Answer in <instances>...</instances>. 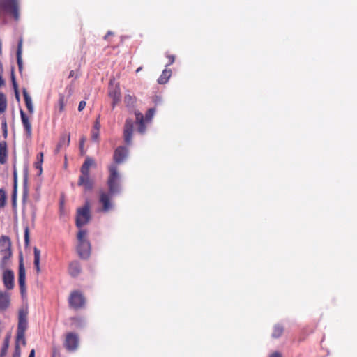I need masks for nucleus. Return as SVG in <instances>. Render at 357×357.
Segmentation results:
<instances>
[{
    "label": "nucleus",
    "mask_w": 357,
    "mask_h": 357,
    "mask_svg": "<svg viewBox=\"0 0 357 357\" xmlns=\"http://www.w3.org/2000/svg\"><path fill=\"white\" fill-rule=\"evenodd\" d=\"M109 176L107 181L108 192L100 190L99 192V203L102 205L100 211L107 213L112 209V197L120 192V176L118 172V167L116 165L109 166Z\"/></svg>",
    "instance_id": "f257e3e1"
},
{
    "label": "nucleus",
    "mask_w": 357,
    "mask_h": 357,
    "mask_svg": "<svg viewBox=\"0 0 357 357\" xmlns=\"http://www.w3.org/2000/svg\"><path fill=\"white\" fill-rule=\"evenodd\" d=\"M95 160L90 157H86L80 169V176L77 182L79 186L83 187L85 191L93 189V181L90 176V168L95 166Z\"/></svg>",
    "instance_id": "f03ea898"
},
{
    "label": "nucleus",
    "mask_w": 357,
    "mask_h": 357,
    "mask_svg": "<svg viewBox=\"0 0 357 357\" xmlns=\"http://www.w3.org/2000/svg\"><path fill=\"white\" fill-rule=\"evenodd\" d=\"M12 243L10 238L3 235L0 237V255L1 259L0 261V268L5 269L7 268L12 257Z\"/></svg>",
    "instance_id": "7ed1b4c3"
},
{
    "label": "nucleus",
    "mask_w": 357,
    "mask_h": 357,
    "mask_svg": "<svg viewBox=\"0 0 357 357\" xmlns=\"http://www.w3.org/2000/svg\"><path fill=\"white\" fill-rule=\"evenodd\" d=\"M91 219L90 204L86 201L84 205L77 209L75 224L79 228L86 225Z\"/></svg>",
    "instance_id": "20e7f679"
},
{
    "label": "nucleus",
    "mask_w": 357,
    "mask_h": 357,
    "mask_svg": "<svg viewBox=\"0 0 357 357\" xmlns=\"http://www.w3.org/2000/svg\"><path fill=\"white\" fill-rule=\"evenodd\" d=\"M155 108H150L146 112L145 118L141 112H139L138 111L135 112V117H136V123L137 124V126H138L137 131L140 134H144L146 132V126L145 123L149 122L152 119V118L155 114Z\"/></svg>",
    "instance_id": "39448f33"
},
{
    "label": "nucleus",
    "mask_w": 357,
    "mask_h": 357,
    "mask_svg": "<svg viewBox=\"0 0 357 357\" xmlns=\"http://www.w3.org/2000/svg\"><path fill=\"white\" fill-rule=\"evenodd\" d=\"M85 303V298L79 291H74L71 292L68 298V303L70 307L75 310H78L84 307Z\"/></svg>",
    "instance_id": "423d86ee"
},
{
    "label": "nucleus",
    "mask_w": 357,
    "mask_h": 357,
    "mask_svg": "<svg viewBox=\"0 0 357 357\" xmlns=\"http://www.w3.org/2000/svg\"><path fill=\"white\" fill-rule=\"evenodd\" d=\"M0 6L12 13L16 20L19 18L17 0H1Z\"/></svg>",
    "instance_id": "0eeeda50"
},
{
    "label": "nucleus",
    "mask_w": 357,
    "mask_h": 357,
    "mask_svg": "<svg viewBox=\"0 0 357 357\" xmlns=\"http://www.w3.org/2000/svg\"><path fill=\"white\" fill-rule=\"evenodd\" d=\"M18 283L21 294L23 296L26 293V271L22 255L19 261Z\"/></svg>",
    "instance_id": "6e6552de"
},
{
    "label": "nucleus",
    "mask_w": 357,
    "mask_h": 357,
    "mask_svg": "<svg viewBox=\"0 0 357 357\" xmlns=\"http://www.w3.org/2000/svg\"><path fill=\"white\" fill-rule=\"evenodd\" d=\"M79 344V337L76 333H68L63 343L65 348L70 351L76 350Z\"/></svg>",
    "instance_id": "1a4fd4ad"
},
{
    "label": "nucleus",
    "mask_w": 357,
    "mask_h": 357,
    "mask_svg": "<svg viewBox=\"0 0 357 357\" xmlns=\"http://www.w3.org/2000/svg\"><path fill=\"white\" fill-rule=\"evenodd\" d=\"M128 154V149L123 146L117 147L114 152L113 159L114 163L112 165H117L123 163Z\"/></svg>",
    "instance_id": "9d476101"
},
{
    "label": "nucleus",
    "mask_w": 357,
    "mask_h": 357,
    "mask_svg": "<svg viewBox=\"0 0 357 357\" xmlns=\"http://www.w3.org/2000/svg\"><path fill=\"white\" fill-rule=\"evenodd\" d=\"M133 129V121L131 119H127L124 126L123 138L128 145H130L132 142Z\"/></svg>",
    "instance_id": "9b49d317"
},
{
    "label": "nucleus",
    "mask_w": 357,
    "mask_h": 357,
    "mask_svg": "<svg viewBox=\"0 0 357 357\" xmlns=\"http://www.w3.org/2000/svg\"><path fill=\"white\" fill-rule=\"evenodd\" d=\"M3 271V282L5 287L8 290H11L14 287V273L13 271L8 269L6 268L5 269H2Z\"/></svg>",
    "instance_id": "f8f14e48"
},
{
    "label": "nucleus",
    "mask_w": 357,
    "mask_h": 357,
    "mask_svg": "<svg viewBox=\"0 0 357 357\" xmlns=\"http://www.w3.org/2000/svg\"><path fill=\"white\" fill-rule=\"evenodd\" d=\"M77 250L81 258H88L91 253V244L89 241L78 242Z\"/></svg>",
    "instance_id": "ddd939ff"
},
{
    "label": "nucleus",
    "mask_w": 357,
    "mask_h": 357,
    "mask_svg": "<svg viewBox=\"0 0 357 357\" xmlns=\"http://www.w3.org/2000/svg\"><path fill=\"white\" fill-rule=\"evenodd\" d=\"M109 96L112 99V106L115 107L121 99V91L119 86H112L109 88Z\"/></svg>",
    "instance_id": "4468645a"
},
{
    "label": "nucleus",
    "mask_w": 357,
    "mask_h": 357,
    "mask_svg": "<svg viewBox=\"0 0 357 357\" xmlns=\"http://www.w3.org/2000/svg\"><path fill=\"white\" fill-rule=\"evenodd\" d=\"M20 116L22 123L25 130L26 136L27 138H31L32 135V127L31 123L22 109H20Z\"/></svg>",
    "instance_id": "2eb2a0df"
},
{
    "label": "nucleus",
    "mask_w": 357,
    "mask_h": 357,
    "mask_svg": "<svg viewBox=\"0 0 357 357\" xmlns=\"http://www.w3.org/2000/svg\"><path fill=\"white\" fill-rule=\"evenodd\" d=\"M70 141V134L63 133L61 135L59 141L56 146V152H59L61 149H65L68 146Z\"/></svg>",
    "instance_id": "dca6fc26"
},
{
    "label": "nucleus",
    "mask_w": 357,
    "mask_h": 357,
    "mask_svg": "<svg viewBox=\"0 0 357 357\" xmlns=\"http://www.w3.org/2000/svg\"><path fill=\"white\" fill-rule=\"evenodd\" d=\"M8 160V146L5 140L0 142V164L4 165Z\"/></svg>",
    "instance_id": "f3484780"
},
{
    "label": "nucleus",
    "mask_w": 357,
    "mask_h": 357,
    "mask_svg": "<svg viewBox=\"0 0 357 357\" xmlns=\"http://www.w3.org/2000/svg\"><path fill=\"white\" fill-rule=\"evenodd\" d=\"M10 305V295L8 293L0 291V312L5 311Z\"/></svg>",
    "instance_id": "a211bd4d"
},
{
    "label": "nucleus",
    "mask_w": 357,
    "mask_h": 357,
    "mask_svg": "<svg viewBox=\"0 0 357 357\" xmlns=\"http://www.w3.org/2000/svg\"><path fill=\"white\" fill-rule=\"evenodd\" d=\"M27 328V319H26V314L23 311H20L19 312L18 317V325L17 329L18 331H26Z\"/></svg>",
    "instance_id": "6ab92c4d"
},
{
    "label": "nucleus",
    "mask_w": 357,
    "mask_h": 357,
    "mask_svg": "<svg viewBox=\"0 0 357 357\" xmlns=\"http://www.w3.org/2000/svg\"><path fill=\"white\" fill-rule=\"evenodd\" d=\"M81 266L77 261H73L70 263L68 272L72 277H77L81 273Z\"/></svg>",
    "instance_id": "aec40b11"
},
{
    "label": "nucleus",
    "mask_w": 357,
    "mask_h": 357,
    "mask_svg": "<svg viewBox=\"0 0 357 357\" xmlns=\"http://www.w3.org/2000/svg\"><path fill=\"white\" fill-rule=\"evenodd\" d=\"M22 39L20 38L17 44V63L19 68V71L21 73L23 69V62L22 58Z\"/></svg>",
    "instance_id": "412c9836"
},
{
    "label": "nucleus",
    "mask_w": 357,
    "mask_h": 357,
    "mask_svg": "<svg viewBox=\"0 0 357 357\" xmlns=\"http://www.w3.org/2000/svg\"><path fill=\"white\" fill-rule=\"evenodd\" d=\"M23 96H24L26 107L29 112L32 114L33 112V106L31 98L25 89H23Z\"/></svg>",
    "instance_id": "4be33fe9"
},
{
    "label": "nucleus",
    "mask_w": 357,
    "mask_h": 357,
    "mask_svg": "<svg viewBox=\"0 0 357 357\" xmlns=\"http://www.w3.org/2000/svg\"><path fill=\"white\" fill-rule=\"evenodd\" d=\"M33 254H34V266L36 270L37 273L38 274L40 272V251L39 249H38L36 247L33 249Z\"/></svg>",
    "instance_id": "5701e85b"
},
{
    "label": "nucleus",
    "mask_w": 357,
    "mask_h": 357,
    "mask_svg": "<svg viewBox=\"0 0 357 357\" xmlns=\"http://www.w3.org/2000/svg\"><path fill=\"white\" fill-rule=\"evenodd\" d=\"M171 75H172V70L165 69L162 71L161 75L159 77V78L158 79V82L160 84H166L168 82L169 79L170 78Z\"/></svg>",
    "instance_id": "b1692460"
},
{
    "label": "nucleus",
    "mask_w": 357,
    "mask_h": 357,
    "mask_svg": "<svg viewBox=\"0 0 357 357\" xmlns=\"http://www.w3.org/2000/svg\"><path fill=\"white\" fill-rule=\"evenodd\" d=\"M284 332V327L281 324H275L273 329L272 337L273 338H279Z\"/></svg>",
    "instance_id": "393cba45"
},
{
    "label": "nucleus",
    "mask_w": 357,
    "mask_h": 357,
    "mask_svg": "<svg viewBox=\"0 0 357 357\" xmlns=\"http://www.w3.org/2000/svg\"><path fill=\"white\" fill-rule=\"evenodd\" d=\"M100 128V124L99 121L97 119L95 122L93 128L91 130V138L94 141L98 140Z\"/></svg>",
    "instance_id": "a878e982"
},
{
    "label": "nucleus",
    "mask_w": 357,
    "mask_h": 357,
    "mask_svg": "<svg viewBox=\"0 0 357 357\" xmlns=\"http://www.w3.org/2000/svg\"><path fill=\"white\" fill-rule=\"evenodd\" d=\"M7 105L8 103L6 95L0 92V114H3L6 111Z\"/></svg>",
    "instance_id": "bb28decb"
},
{
    "label": "nucleus",
    "mask_w": 357,
    "mask_h": 357,
    "mask_svg": "<svg viewBox=\"0 0 357 357\" xmlns=\"http://www.w3.org/2000/svg\"><path fill=\"white\" fill-rule=\"evenodd\" d=\"M6 192L3 189L0 188V208H3L6 204Z\"/></svg>",
    "instance_id": "cd10ccee"
},
{
    "label": "nucleus",
    "mask_w": 357,
    "mask_h": 357,
    "mask_svg": "<svg viewBox=\"0 0 357 357\" xmlns=\"http://www.w3.org/2000/svg\"><path fill=\"white\" fill-rule=\"evenodd\" d=\"M86 234L87 232L84 229H80L79 232L77 233V240L78 242H84V241H89L86 239Z\"/></svg>",
    "instance_id": "c85d7f7f"
},
{
    "label": "nucleus",
    "mask_w": 357,
    "mask_h": 357,
    "mask_svg": "<svg viewBox=\"0 0 357 357\" xmlns=\"http://www.w3.org/2000/svg\"><path fill=\"white\" fill-rule=\"evenodd\" d=\"M9 338H10L9 337H6L4 340V344L1 348V353H0L1 357H3V356H5L7 353V351H8V349L9 347Z\"/></svg>",
    "instance_id": "c756f323"
},
{
    "label": "nucleus",
    "mask_w": 357,
    "mask_h": 357,
    "mask_svg": "<svg viewBox=\"0 0 357 357\" xmlns=\"http://www.w3.org/2000/svg\"><path fill=\"white\" fill-rule=\"evenodd\" d=\"M21 341L22 343L25 345L26 340H25V332L24 331H17V343Z\"/></svg>",
    "instance_id": "7c9ffc66"
},
{
    "label": "nucleus",
    "mask_w": 357,
    "mask_h": 357,
    "mask_svg": "<svg viewBox=\"0 0 357 357\" xmlns=\"http://www.w3.org/2000/svg\"><path fill=\"white\" fill-rule=\"evenodd\" d=\"M1 128H2V131H3V135L4 138H6L7 135H8V128H7V123H6V119L3 120V121L1 123Z\"/></svg>",
    "instance_id": "2f4dec72"
},
{
    "label": "nucleus",
    "mask_w": 357,
    "mask_h": 357,
    "mask_svg": "<svg viewBox=\"0 0 357 357\" xmlns=\"http://www.w3.org/2000/svg\"><path fill=\"white\" fill-rule=\"evenodd\" d=\"M24 244L26 246L29 244V229L28 227H26L24 229Z\"/></svg>",
    "instance_id": "473e14b6"
},
{
    "label": "nucleus",
    "mask_w": 357,
    "mask_h": 357,
    "mask_svg": "<svg viewBox=\"0 0 357 357\" xmlns=\"http://www.w3.org/2000/svg\"><path fill=\"white\" fill-rule=\"evenodd\" d=\"M11 79H12V84H13V89H14L15 92L19 91L18 86H17V82L15 80L13 70H12V73H11Z\"/></svg>",
    "instance_id": "72a5a7b5"
},
{
    "label": "nucleus",
    "mask_w": 357,
    "mask_h": 357,
    "mask_svg": "<svg viewBox=\"0 0 357 357\" xmlns=\"http://www.w3.org/2000/svg\"><path fill=\"white\" fill-rule=\"evenodd\" d=\"M3 72V65L1 61H0V87L5 84V81L3 79L2 75Z\"/></svg>",
    "instance_id": "f704fd0d"
},
{
    "label": "nucleus",
    "mask_w": 357,
    "mask_h": 357,
    "mask_svg": "<svg viewBox=\"0 0 357 357\" xmlns=\"http://www.w3.org/2000/svg\"><path fill=\"white\" fill-rule=\"evenodd\" d=\"M12 204L13 206L15 207L17 204V188L13 189V192L12 195Z\"/></svg>",
    "instance_id": "c9c22d12"
},
{
    "label": "nucleus",
    "mask_w": 357,
    "mask_h": 357,
    "mask_svg": "<svg viewBox=\"0 0 357 357\" xmlns=\"http://www.w3.org/2000/svg\"><path fill=\"white\" fill-rule=\"evenodd\" d=\"M13 180H14V188H17V174L15 163L13 164Z\"/></svg>",
    "instance_id": "e433bc0d"
},
{
    "label": "nucleus",
    "mask_w": 357,
    "mask_h": 357,
    "mask_svg": "<svg viewBox=\"0 0 357 357\" xmlns=\"http://www.w3.org/2000/svg\"><path fill=\"white\" fill-rule=\"evenodd\" d=\"M21 351L18 343H16L13 357H20Z\"/></svg>",
    "instance_id": "4c0bfd02"
},
{
    "label": "nucleus",
    "mask_w": 357,
    "mask_h": 357,
    "mask_svg": "<svg viewBox=\"0 0 357 357\" xmlns=\"http://www.w3.org/2000/svg\"><path fill=\"white\" fill-rule=\"evenodd\" d=\"M52 357H61V354L58 349L55 347L52 349Z\"/></svg>",
    "instance_id": "58836bf2"
},
{
    "label": "nucleus",
    "mask_w": 357,
    "mask_h": 357,
    "mask_svg": "<svg viewBox=\"0 0 357 357\" xmlns=\"http://www.w3.org/2000/svg\"><path fill=\"white\" fill-rule=\"evenodd\" d=\"M86 107V102L82 100V101H80L79 103V105H78V110L79 111H82Z\"/></svg>",
    "instance_id": "ea45409f"
},
{
    "label": "nucleus",
    "mask_w": 357,
    "mask_h": 357,
    "mask_svg": "<svg viewBox=\"0 0 357 357\" xmlns=\"http://www.w3.org/2000/svg\"><path fill=\"white\" fill-rule=\"evenodd\" d=\"M167 58H168V60H169V63H167V66H170V65H172L174 62L175 56L174 55H168Z\"/></svg>",
    "instance_id": "a19ab883"
},
{
    "label": "nucleus",
    "mask_w": 357,
    "mask_h": 357,
    "mask_svg": "<svg viewBox=\"0 0 357 357\" xmlns=\"http://www.w3.org/2000/svg\"><path fill=\"white\" fill-rule=\"evenodd\" d=\"M269 357H282L280 352L275 351L270 355Z\"/></svg>",
    "instance_id": "79ce46f5"
},
{
    "label": "nucleus",
    "mask_w": 357,
    "mask_h": 357,
    "mask_svg": "<svg viewBox=\"0 0 357 357\" xmlns=\"http://www.w3.org/2000/svg\"><path fill=\"white\" fill-rule=\"evenodd\" d=\"M112 34H113V33H112V31H108V32L107 33V34L105 36L104 39H105V40H107V39L108 38V37H109V36H111V35H112Z\"/></svg>",
    "instance_id": "37998d69"
},
{
    "label": "nucleus",
    "mask_w": 357,
    "mask_h": 357,
    "mask_svg": "<svg viewBox=\"0 0 357 357\" xmlns=\"http://www.w3.org/2000/svg\"><path fill=\"white\" fill-rule=\"evenodd\" d=\"M29 357H35V350L32 349L29 355Z\"/></svg>",
    "instance_id": "c03bdc74"
},
{
    "label": "nucleus",
    "mask_w": 357,
    "mask_h": 357,
    "mask_svg": "<svg viewBox=\"0 0 357 357\" xmlns=\"http://www.w3.org/2000/svg\"><path fill=\"white\" fill-rule=\"evenodd\" d=\"M15 98H16L17 100H20L19 91L15 92Z\"/></svg>",
    "instance_id": "a18cd8bd"
},
{
    "label": "nucleus",
    "mask_w": 357,
    "mask_h": 357,
    "mask_svg": "<svg viewBox=\"0 0 357 357\" xmlns=\"http://www.w3.org/2000/svg\"><path fill=\"white\" fill-rule=\"evenodd\" d=\"M74 75H75V72H74V70H71V71L70 72V73H69V76H68V77H73V76H74Z\"/></svg>",
    "instance_id": "49530a36"
},
{
    "label": "nucleus",
    "mask_w": 357,
    "mask_h": 357,
    "mask_svg": "<svg viewBox=\"0 0 357 357\" xmlns=\"http://www.w3.org/2000/svg\"><path fill=\"white\" fill-rule=\"evenodd\" d=\"M2 54V42H1V40L0 39V55Z\"/></svg>",
    "instance_id": "de8ad7c7"
},
{
    "label": "nucleus",
    "mask_w": 357,
    "mask_h": 357,
    "mask_svg": "<svg viewBox=\"0 0 357 357\" xmlns=\"http://www.w3.org/2000/svg\"><path fill=\"white\" fill-rule=\"evenodd\" d=\"M39 155L40 156V158H41V159H40V162H43V153H39Z\"/></svg>",
    "instance_id": "09e8293b"
},
{
    "label": "nucleus",
    "mask_w": 357,
    "mask_h": 357,
    "mask_svg": "<svg viewBox=\"0 0 357 357\" xmlns=\"http://www.w3.org/2000/svg\"><path fill=\"white\" fill-rule=\"evenodd\" d=\"M142 69V67H139L137 70H136V73H138L139 71H141V70Z\"/></svg>",
    "instance_id": "8fccbe9b"
},
{
    "label": "nucleus",
    "mask_w": 357,
    "mask_h": 357,
    "mask_svg": "<svg viewBox=\"0 0 357 357\" xmlns=\"http://www.w3.org/2000/svg\"><path fill=\"white\" fill-rule=\"evenodd\" d=\"M62 108H63V104L61 103V109H62Z\"/></svg>",
    "instance_id": "3c124183"
},
{
    "label": "nucleus",
    "mask_w": 357,
    "mask_h": 357,
    "mask_svg": "<svg viewBox=\"0 0 357 357\" xmlns=\"http://www.w3.org/2000/svg\"><path fill=\"white\" fill-rule=\"evenodd\" d=\"M83 142H84V141H82V142H81V143H80L81 146H82Z\"/></svg>",
    "instance_id": "603ef678"
},
{
    "label": "nucleus",
    "mask_w": 357,
    "mask_h": 357,
    "mask_svg": "<svg viewBox=\"0 0 357 357\" xmlns=\"http://www.w3.org/2000/svg\"><path fill=\"white\" fill-rule=\"evenodd\" d=\"M77 319V318H73V321H76Z\"/></svg>",
    "instance_id": "864d4df0"
},
{
    "label": "nucleus",
    "mask_w": 357,
    "mask_h": 357,
    "mask_svg": "<svg viewBox=\"0 0 357 357\" xmlns=\"http://www.w3.org/2000/svg\"><path fill=\"white\" fill-rule=\"evenodd\" d=\"M41 171H42V168H41V167L40 166V172H41Z\"/></svg>",
    "instance_id": "5fc2aeb1"
}]
</instances>
